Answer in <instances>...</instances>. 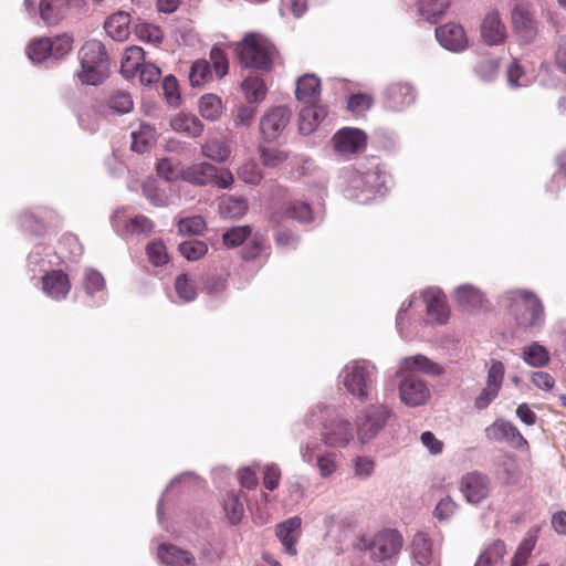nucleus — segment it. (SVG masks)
Instances as JSON below:
<instances>
[{
    "instance_id": "obj_49",
    "label": "nucleus",
    "mask_w": 566,
    "mask_h": 566,
    "mask_svg": "<svg viewBox=\"0 0 566 566\" xmlns=\"http://www.w3.org/2000/svg\"><path fill=\"white\" fill-rule=\"evenodd\" d=\"M283 217L286 219L296 220L301 223H308L313 221V212L308 203L303 201H291L283 207Z\"/></svg>"
},
{
    "instance_id": "obj_22",
    "label": "nucleus",
    "mask_w": 566,
    "mask_h": 566,
    "mask_svg": "<svg viewBox=\"0 0 566 566\" xmlns=\"http://www.w3.org/2000/svg\"><path fill=\"white\" fill-rule=\"evenodd\" d=\"M436 39L442 48L455 53L464 51L469 44L464 29L455 23L438 27L436 29Z\"/></svg>"
},
{
    "instance_id": "obj_1",
    "label": "nucleus",
    "mask_w": 566,
    "mask_h": 566,
    "mask_svg": "<svg viewBox=\"0 0 566 566\" xmlns=\"http://www.w3.org/2000/svg\"><path fill=\"white\" fill-rule=\"evenodd\" d=\"M389 179L377 165L361 164L345 169L339 185L346 199L366 205L386 195Z\"/></svg>"
},
{
    "instance_id": "obj_11",
    "label": "nucleus",
    "mask_w": 566,
    "mask_h": 566,
    "mask_svg": "<svg viewBox=\"0 0 566 566\" xmlns=\"http://www.w3.org/2000/svg\"><path fill=\"white\" fill-rule=\"evenodd\" d=\"M402 546L400 534L395 530H384L365 543L370 558L375 562L390 560Z\"/></svg>"
},
{
    "instance_id": "obj_35",
    "label": "nucleus",
    "mask_w": 566,
    "mask_h": 566,
    "mask_svg": "<svg viewBox=\"0 0 566 566\" xmlns=\"http://www.w3.org/2000/svg\"><path fill=\"white\" fill-rule=\"evenodd\" d=\"M82 286L87 296L97 298V304L105 302V280L101 272L86 268L82 277Z\"/></svg>"
},
{
    "instance_id": "obj_62",
    "label": "nucleus",
    "mask_w": 566,
    "mask_h": 566,
    "mask_svg": "<svg viewBox=\"0 0 566 566\" xmlns=\"http://www.w3.org/2000/svg\"><path fill=\"white\" fill-rule=\"evenodd\" d=\"M206 228V221L201 216H192L180 219L178 230L181 234L198 235Z\"/></svg>"
},
{
    "instance_id": "obj_14",
    "label": "nucleus",
    "mask_w": 566,
    "mask_h": 566,
    "mask_svg": "<svg viewBox=\"0 0 566 566\" xmlns=\"http://www.w3.org/2000/svg\"><path fill=\"white\" fill-rule=\"evenodd\" d=\"M367 136L364 130L344 127L333 136V149L342 157H349L366 147Z\"/></svg>"
},
{
    "instance_id": "obj_61",
    "label": "nucleus",
    "mask_w": 566,
    "mask_h": 566,
    "mask_svg": "<svg viewBox=\"0 0 566 566\" xmlns=\"http://www.w3.org/2000/svg\"><path fill=\"white\" fill-rule=\"evenodd\" d=\"M224 512L231 524H238L243 516V503L234 493H229L224 500Z\"/></svg>"
},
{
    "instance_id": "obj_25",
    "label": "nucleus",
    "mask_w": 566,
    "mask_h": 566,
    "mask_svg": "<svg viewBox=\"0 0 566 566\" xmlns=\"http://www.w3.org/2000/svg\"><path fill=\"white\" fill-rule=\"evenodd\" d=\"M481 36L488 45H501L505 42L507 32L500 13L491 11L485 14L480 27Z\"/></svg>"
},
{
    "instance_id": "obj_31",
    "label": "nucleus",
    "mask_w": 566,
    "mask_h": 566,
    "mask_svg": "<svg viewBox=\"0 0 566 566\" xmlns=\"http://www.w3.org/2000/svg\"><path fill=\"white\" fill-rule=\"evenodd\" d=\"M157 556L166 566H196L195 556L190 552L174 545L160 544Z\"/></svg>"
},
{
    "instance_id": "obj_16",
    "label": "nucleus",
    "mask_w": 566,
    "mask_h": 566,
    "mask_svg": "<svg viewBox=\"0 0 566 566\" xmlns=\"http://www.w3.org/2000/svg\"><path fill=\"white\" fill-rule=\"evenodd\" d=\"M485 437L491 441L506 443L515 449H524L527 447V441L518 429L505 419H496L492 424L486 427Z\"/></svg>"
},
{
    "instance_id": "obj_36",
    "label": "nucleus",
    "mask_w": 566,
    "mask_h": 566,
    "mask_svg": "<svg viewBox=\"0 0 566 566\" xmlns=\"http://www.w3.org/2000/svg\"><path fill=\"white\" fill-rule=\"evenodd\" d=\"M145 197L157 207H165L171 202L172 188L169 182L148 180L143 184Z\"/></svg>"
},
{
    "instance_id": "obj_32",
    "label": "nucleus",
    "mask_w": 566,
    "mask_h": 566,
    "mask_svg": "<svg viewBox=\"0 0 566 566\" xmlns=\"http://www.w3.org/2000/svg\"><path fill=\"white\" fill-rule=\"evenodd\" d=\"M172 130L189 138H198L205 130L203 123L191 113H178L170 119Z\"/></svg>"
},
{
    "instance_id": "obj_46",
    "label": "nucleus",
    "mask_w": 566,
    "mask_h": 566,
    "mask_svg": "<svg viewBox=\"0 0 566 566\" xmlns=\"http://www.w3.org/2000/svg\"><path fill=\"white\" fill-rule=\"evenodd\" d=\"M175 292L178 298L184 303H190L197 298L196 281L189 273H180L175 279Z\"/></svg>"
},
{
    "instance_id": "obj_53",
    "label": "nucleus",
    "mask_w": 566,
    "mask_h": 566,
    "mask_svg": "<svg viewBox=\"0 0 566 566\" xmlns=\"http://www.w3.org/2000/svg\"><path fill=\"white\" fill-rule=\"evenodd\" d=\"M212 77L209 62L199 60L192 63L189 72V81L193 87L202 86Z\"/></svg>"
},
{
    "instance_id": "obj_44",
    "label": "nucleus",
    "mask_w": 566,
    "mask_h": 566,
    "mask_svg": "<svg viewBox=\"0 0 566 566\" xmlns=\"http://www.w3.org/2000/svg\"><path fill=\"white\" fill-rule=\"evenodd\" d=\"M521 357L527 366L533 368L544 367L549 361L548 350L537 342L524 347Z\"/></svg>"
},
{
    "instance_id": "obj_54",
    "label": "nucleus",
    "mask_w": 566,
    "mask_h": 566,
    "mask_svg": "<svg viewBox=\"0 0 566 566\" xmlns=\"http://www.w3.org/2000/svg\"><path fill=\"white\" fill-rule=\"evenodd\" d=\"M50 44L52 46V49H50L52 59L59 61L65 57L72 51L73 36L71 34L64 33L50 39Z\"/></svg>"
},
{
    "instance_id": "obj_3",
    "label": "nucleus",
    "mask_w": 566,
    "mask_h": 566,
    "mask_svg": "<svg viewBox=\"0 0 566 566\" xmlns=\"http://www.w3.org/2000/svg\"><path fill=\"white\" fill-rule=\"evenodd\" d=\"M378 369L375 364L366 359L347 363L340 374V381L346 391L359 402L371 399L377 384Z\"/></svg>"
},
{
    "instance_id": "obj_30",
    "label": "nucleus",
    "mask_w": 566,
    "mask_h": 566,
    "mask_svg": "<svg viewBox=\"0 0 566 566\" xmlns=\"http://www.w3.org/2000/svg\"><path fill=\"white\" fill-rule=\"evenodd\" d=\"M55 218V212L46 208H39L36 212L24 211L19 217L20 227L31 233H41L48 222H52Z\"/></svg>"
},
{
    "instance_id": "obj_64",
    "label": "nucleus",
    "mask_w": 566,
    "mask_h": 566,
    "mask_svg": "<svg viewBox=\"0 0 566 566\" xmlns=\"http://www.w3.org/2000/svg\"><path fill=\"white\" fill-rule=\"evenodd\" d=\"M536 537L528 536L518 545L511 566H526L527 559L535 547Z\"/></svg>"
},
{
    "instance_id": "obj_17",
    "label": "nucleus",
    "mask_w": 566,
    "mask_h": 566,
    "mask_svg": "<svg viewBox=\"0 0 566 566\" xmlns=\"http://www.w3.org/2000/svg\"><path fill=\"white\" fill-rule=\"evenodd\" d=\"M76 117L81 128L96 133L101 128L102 122L108 118L105 101L92 98L82 104L76 111Z\"/></svg>"
},
{
    "instance_id": "obj_27",
    "label": "nucleus",
    "mask_w": 566,
    "mask_h": 566,
    "mask_svg": "<svg viewBox=\"0 0 566 566\" xmlns=\"http://www.w3.org/2000/svg\"><path fill=\"white\" fill-rule=\"evenodd\" d=\"M411 553L415 566H439L436 552L430 538L424 533H417L411 542Z\"/></svg>"
},
{
    "instance_id": "obj_2",
    "label": "nucleus",
    "mask_w": 566,
    "mask_h": 566,
    "mask_svg": "<svg viewBox=\"0 0 566 566\" xmlns=\"http://www.w3.org/2000/svg\"><path fill=\"white\" fill-rule=\"evenodd\" d=\"M304 422L308 428L321 426V441L331 449H344L356 437L353 423L333 405L316 403L307 410Z\"/></svg>"
},
{
    "instance_id": "obj_47",
    "label": "nucleus",
    "mask_w": 566,
    "mask_h": 566,
    "mask_svg": "<svg viewBox=\"0 0 566 566\" xmlns=\"http://www.w3.org/2000/svg\"><path fill=\"white\" fill-rule=\"evenodd\" d=\"M107 107V115L112 114H127L134 108V101L129 93L118 91L112 94L105 101Z\"/></svg>"
},
{
    "instance_id": "obj_29",
    "label": "nucleus",
    "mask_w": 566,
    "mask_h": 566,
    "mask_svg": "<svg viewBox=\"0 0 566 566\" xmlns=\"http://www.w3.org/2000/svg\"><path fill=\"white\" fill-rule=\"evenodd\" d=\"M130 127L132 150L138 154L149 151L157 138L156 128L144 122L132 124Z\"/></svg>"
},
{
    "instance_id": "obj_6",
    "label": "nucleus",
    "mask_w": 566,
    "mask_h": 566,
    "mask_svg": "<svg viewBox=\"0 0 566 566\" xmlns=\"http://www.w3.org/2000/svg\"><path fill=\"white\" fill-rule=\"evenodd\" d=\"M244 67L269 71L273 62L272 43L259 33H248L237 48Z\"/></svg>"
},
{
    "instance_id": "obj_56",
    "label": "nucleus",
    "mask_w": 566,
    "mask_h": 566,
    "mask_svg": "<svg viewBox=\"0 0 566 566\" xmlns=\"http://www.w3.org/2000/svg\"><path fill=\"white\" fill-rule=\"evenodd\" d=\"M459 506L457 502L449 495L442 497L433 510V516L440 523L449 522L457 513Z\"/></svg>"
},
{
    "instance_id": "obj_20",
    "label": "nucleus",
    "mask_w": 566,
    "mask_h": 566,
    "mask_svg": "<svg viewBox=\"0 0 566 566\" xmlns=\"http://www.w3.org/2000/svg\"><path fill=\"white\" fill-rule=\"evenodd\" d=\"M83 2L84 0H40L38 11L46 25H56L67 18L73 7Z\"/></svg>"
},
{
    "instance_id": "obj_48",
    "label": "nucleus",
    "mask_w": 566,
    "mask_h": 566,
    "mask_svg": "<svg viewBox=\"0 0 566 566\" xmlns=\"http://www.w3.org/2000/svg\"><path fill=\"white\" fill-rule=\"evenodd\" d=\"M505 552L504 543L495 541L480 554L474 566H502Z\"/></svg>"
},
{
    "instance_id": "obj_37",
    "label": "nucleus",
    "mask_w": 566,
    "mask_h": 566,
    "mask_svg": "<svg viewBox=\"0 0 566 566\" xmlns=\"http://www.w3.org/2000/svg\"><path fill=\"white\" fill-rule=\"evenodd\" d=\"M130 15L127 12L118 11L104 22L106 33L115 41H125L129 33Z\"/></svg>"
},
{
    "instance_id": "obj_40",
    "label": "nucleus",
    "mask_w": 566,
    "mask_h": 566,
    "mask_svg": "<svg viewBox=\"0 0 566 566\" xmlns=\"http://www.w3.org/2000/svg\"><path fill=\"white\" fill-rule=\"evenodd\" d=\"M144 63V51L142 48L133 45L125 50L120 61V72L126 77H133Z\"/></svg>"
},
{
    "instance_id": "obj_63",
    "label": "nucleus",
    "mask_w": 566,
    "mask_h": 566,
    "mask_svg": "<svg viewBox=\"0 0 566 566\" xmlns=\"http://www.w3.org/2000/svg\"><path fill=\"white\" fill-rule=\"evenodd\" d=\"M499 66V60L483 59L475 65L474 72L482 81L489 82L495 78Z\"/></svg>"
},
{
    "instance_id": "obj_59",
    "label": "nucleus",
    "mask_w": 566,
    "mask_h": 566,
    "mask_svg": "<svg viewBox=\"0 0 566 566\" xmlns=\"http://www.w3.org/2000/svg\"><path fill=\"white\" fill-rule=\"evenodd\" d=\"M238 178L248 185H259L263 178L255 161H247L238 168Z\"/></svg>"
},
{
    "instance_id": "obj_28",
    "label": "nucleus",
    "mask_w": 566,
    "mask_h": 566,
    "mask_svg": "<svg viewBox=\"0 0 566 566\" xmlns=\"http://www.w3.org/2000/svg\"><path fill=\"white\" fill-rule=\"evenodd\" d=\"M113 224L116 229L123 226L125 235L147 234L154 229L151 220L142 214L126 220L124 218V210H116L114 212Z\"/></svg>"
},
{
    "instance_id": "obj_60",
    "label": "nucleus",
    "mask_w": 566,
    "mask_h": 566,
    "mask_svg": "<svg viewBox=\"0 0 566 566\" xmlns=\"http://www.w3.org/2000/svg\"><path fill=\"white\" fill-rule=\"evenodd\" d=\"M488 373H486V385H490L492 387H495L497 389L502 388L504 375H505V366L501 360L497 359H490L488 365Z\"/></svg>"
},
{
    "instance_id": "obj_12",
    "label": "nucleus",
    "mask_w": 566,
    "mask_h": 566,
    "mask_svg": "<svg viewBox=\"0 0 566 566\" xmlns=\"http://www.w3.org/2000/svg\"><path fill=\"white\" fill-rule=\"evenodd\" d=\"M417 98V91L409 82H392L384 90L382 105L391 112H402L410 107Z\"/></svg>"
},
{
    "instance_id": "obj_50",
    "label": "nucleus",
    "mask_w": 566,
    "mask_h": 566,
    "mask_svg": "<svg viewBox=\"0 0 566 566\" xmlns=\"http://www.w3.org/2000/svg\"><path fill=\"white\" fill-rule=\"evenodd\" d=\"M50 49H52L50 38H40L30 42L27 53L32 63L39 64L52 57Z\"/></svg>"
},
{
    "instance_id": "obj_23",
    "label": "nucleus",
    "mask_w": 566,
    "mask_h": 566,
    "mask_svg": "<svg viewBox=\"0 0 566 566\" xmlns=\"http://www.w3.org/2000/svg\"><path fill=\"white\" fill-rule=\"evenodd\" d=\"M41 280L42 291L48 297L54 301H62L69 295L71 283L67 274L62 270L53 269L52 271L43 274Z\"/></svg>"
},
{
    "instance_id": "obj_8",
    "label": "nucleus",
    "mask_w": 566,
    "mask_h": 566,
    "mask_svg": "<svg viewBox=\"0 0 566 566\" xmlns=\"http://www.w3.org/2000/svg\"><path fill=\"white\" fill-rule=\"evenodd\" d=\"M185 181L195 186H214L218 189H229L234 177L229 169H220L211 163H192L180 171Z\"/></svg>"
},
{
    "instance_id": "obj_26",
    "label": "nucleus",
    "mask_w": 566,
    "mask_h": 566,
    "mask_svg": "<svg viewBox=\"0 0 566 566\" xmlns=\"http://www.w3.org/2000/svg\"><path fill=\"white\" fill-rule=\"evenodd\" d=\"M302 520L298 516L290 517L276 525L275 534L282 543L285 553L296 555L295 544L301 535Z\"/></svg>"
},
{
    "instance_id": "obj_34",
    "label": "nucleus",
    "mask_w": 566,
    "mask_h": 566,
    "mask_svg": "<svg viewBox=\"0 0 566 566\" xmlns=\"http://www.w3.org/2000/svg\"><path fill=\"white\" fill-rule=\"evenodd\" d=\"M327 116V109L322 105H308L300 111L298 129L303 135H310Z\"/></svg>"
},
{
    "instance_id": "obj_7",
    "label": "nucleus",
    "mask_w": 566,
    "mask_h": 566,
    "mask_svg": "<svg viewBox=\"0 0 566 566\" xmlns=\"http://www.w3.org/2000/svg\"><path fill=\"white\" fill-rule=\"evenodd\" d=\"M511 311L516 324L525 329L539 328L544 323V310L539 298L532 292L512 291L510 293Z\"/></svg>"
},
{
    "instance_id": "obj_41",
    "label": "nucleus",
    "mask_w": 566,
    "mask_h": 566,
    "mask_svg": "<svg viewBox=\"0 0 566 566\" xmlns=\"http://www.w3.org/2000/svg\"><path fill=\"white\" fill-rule=\"evenodd\" d=\"M228 286V274L223 272H209L202 277V290L211 298L224 296Z\"/></svg>"
},
{
    "instance_id": "obj_55",
    "label": "nucleus",
    "mask_w": 566,
    "mask_h": 566,
    "mask_svg": "<svg viewBox=\"0 0 566 566\" xmlns=\"http://www.w3.org/2000/svg\"><path fill=\"white\" fill-rule=\"evenodd\" d=\"M265 250V235L256 232L251 235L249 242L242 249V258L248 261L254 260L261 256Z\"/></svg>"
},
{
    "instance_id": "obj_52",
    "label": "nucleus",
    "mask_w": 566,
    "mask_h": 566,
    "mask_svg": "<svg viewBox=\"0 0 566 566\" xmlns=\"http://www.w3.org/2000/svg\"><path fill=\"white\" fill-rule=\"evenodd\" d=\"M248 209V203L244 198L228 197L223 199L219 205L221 214L229 218H240Z\"/></svg>"
},
{
    "instance_id": "obj_15",
    "label": "nucleus",
    "mask_w": 566,
    "mask_h": 566,
    "mask_svg": "<svg viewBox=\"0 0 566 566\" xmlns=\"http://www.w3.org/2000/svg\"><path fill=\"white\" fill-rule=\"evenodd\" d=\"M292 112L286 106L270 108L260 119V132L268 142L275 140L285 129Z\"/></svg>"
},
{
    "instance_id": "obj_13",
    "label": "nucleus",
    "mask_w": 566,
    "mask_h": 566,
    "mask_svg": "<svg viewBox=\"0 0 566 566\" xmlns=\"http://www.w3.org/2000/svg\"><path fill=\"white\" fill-rule=\"evenodd\" d=\"M61 262V256L51 247L39 243L28 254L27 270L34 279L38 274L42 276L52 271Z\"/></svg>"
},
{
    "instance_id": "obj_39",
    "label": "nucleus",
    "mask_w": 566,
    "mask_h": 566,
    "mask_svg": "<svg viewBox=\"0 0 566 566\" xmlns=\"http://www.w3.org/2000/svg\"><path fill=\"white\" fill-rule=\"evenodd\" d=\"M200 153L213 163L223 164L230 158L231 148L224 140L212 138L201 145Z\"/></svg>"
},
{
    "instance_id": "obj_51",
    "label": "nucleus",
    "mask_w": 566,
    "mask_h": 566,
    "mask_svg": "<svg viewBox=\"0 0 566 566\" xmlns=\"http://www.w3.org/2000/svg\"><path fill=\"white\" fill-rule=\"evenodd\" d=\"M506 80L507 84L512 88L524 87L527 86L532 78L526 73L524 67L517 62V60H513L506 67Z\"/></svg>"
},
{
    "instance_id": "obj_18",
    "label": "nucleus",
    "mask_w": 566,
    "mask_h": 566,
    "mask_svg": "<svg viewBox=\"0 0 566 566\" xmlns=\"http://www.w3.org/2000/svg\"><path fill=\"white\" fill-rule=\"evenodd\" d=\"M460 491L469 503L479 504L490 494V479L478 471L467 473L461 479Z\"/></svg>"
},
{
    "instance_id": "obj_4",
    "label": "nucleus",
    "mask_w": 566,
    "mask_h": 566,
    "mask_svg": "<svg viewBox=\"0 0 566 566\" xmlns=\"http://www.w3.org/2000/svg\"><path fill=\"white\" fill-rule=\"evenodd\" d=\"M81 69L75 73L84 85H99L109 75V57L105 45L97 40L85 42L78 51Z\"/></svg>"
},
{
    "instance_id": "obj_42",
    "label": "nucleus",
    "mask_w": 566,
    "mask_h": 566,
    "mask_svg": "<svg viewBox=\"0 0 566 566\" xmlns=\"http://www.w3.org/2000/svg\"><path fill=\"white\" fill-rule=\"evenodd\" d=\"M241 90L248 103H260L265 98L268 87L258 75H249L241 82Z\"/></svg>"
},
{
    "instance_id": "obj_33",
    "label": "nucleus",
    "mask_w": 566,
    "mask_h": 566,
    "mask_svg": "<svg viewBox=\"0 0 566 566\" xmlns=\"http://www.w3.org/2000/svg\"><path fill=\"white\" fill-rule=\"evenodd\" d=\"M454 300L460 308L473 311L483 305L484 293L472 284H462L454 290Z\"/></svg>"
},
{
    "instance_id": "obj_45",
    "label": "nucleus",
    "mask_w": 566,
    "mask_h": 566,
    "mask_svg": "<svg viewBox=\"0 0 566 566\" xmlns=\"http://www.w3.org/2000/svg\"><path fill=\"white\" fill-rule=\"evenodd\" d=\"M198 107L200 115L209 122H217L223 112L221 98L214 94L201 96Z\"/></svg>"
},
{
    "instance_id": "obj_24",
    "label": "nucleus",
    "mask_w": 566,
    "mask_h": 566,
    "mask_svg": "<svg viewBox=\"0 0 566 566\" xmlns=\"http://www.w3.org/2000/svg\"><path fill=\"white\" fill-rule=\"evenodd\" d=\"M427 313L438 324L447 323L450 310L443 292L439 287H428L421 292Z\"/></svg>"
},
{
    "instance_id": "obj_38",
    "label": "nucleus",
    "mask_w": 566,
    "mask_h": 566,
    "mask_svg": "<svg viewBox=\"0 0 566 566\" xmlns=\"http://www.w3.org/2000/svg\"><path fill=\"white\" fill-rule=\"evenodd\" d=\"M321 94V81L314 74L301 76L296 83L295 96L302 103H314Z\"/></svg>"
},
{
    "instance_id": "obj_57",
    "label": "nucleus",
    "mask_w": 566,
    "mask_h": 566,
    "mask_svg": "<svg viewBox=\"0 0 566 566\" xmlns=\"http://www.w3.org/2000/svg\"><path fill=\"white\" fill-rule=\"evenodd\" d=\"M146 254L155 266H161L169 260L167 249L161 240L150 241L146 247Z\"/></svg>"
},
{
    "instance_id": "obj_21",
    "label": "nucleus",
    "mask_w": 566,
    "mask_h": 566,
    "mask_svg": "<svg viewBox=\"0 0 566 566\" xmlns=\"http://www.w3.org/2000/svg\"><path fill=\"white\" fill-rule=\"evenodd\" d=\"M415 371L431 377H440L446 373L443 366L440 364L433 361L426 355L417 354L400 359L399 369L396 375L402 376L405 373L413 374Z\"/></svg>"
},
{
    "instance_id": "obj_43",
    "label": "nucleus",
    "mask_w": 566,
    "mask_h": 566,
    "mask_svg": "<svg viewBox=\"0 0 566 566\" xmlns=\"http://www.w3.org/2000/svg\"><path fill=\"white\" fill-rule=\"evenodd\" d=\"M451 0H420L419 14L429 23H436L448 10Z\"/></svg>"
},
{
    "instance_id": "obj_9",
    "label": "nucleus",
    "mask_w": 566,
    "mask_h": 566,
    "mask_svg": "<svg viewBox=\"0 0 566 566\" xmlns=\"http://www.w3.org/2000/svg\"><path fill=\"white\" fill-rule=\"evenodd\" d=\"M301 460L314 467L322 479L328 480L336 474L340 468L342 455L335 450H323L322 443L317 440H308L300 446Z\"/></svg>"
},
{
    "instance_id": "obj_19",
    "label": "nucleus",
    "mask_w": 566,
    "mask_h": 566,
    "mask_svg": "<svg viewBox=\"0 0 566 566\" xmlns=\"http://www.w3.org/2000/svg\"><path fill=\"white\" fill-rule=\"evenodd\" d=\"M511 22L514 33L524 43H531L537 35V21L528 9L516 2L511 11Z\"/></svg>"
},
{
    "instance_id": "obj_58",
    "label": "nucleus",
    "mask_w": 566,
    "mask_h": 566,
    "mask_svg": "<svg viewBox=\"0 0 566 566\" xmlns=\"http://www.w3.org/2000/svg\"><path fill=\"white\" fill-rule=\"evenodd\" d=\"M179 252L182 256H185L189 261H197L201 256H203L208 247L203 241L199 240H189L179 244Z\"/></svg>"
},
{
    "instance_id": "obj_10",
    "label": "nucleus",
    "mask_w": 566,
    "mask_h": 566,
    "mask_svg": "<svg viewBox=\"0 0 566 566\" xmlns=\"http://www.w3.org/2000/svg\"><path fill=\"white\" fill-rule=\"evenodd\" d=\"M399 378L398 394L400 401L410 408L428 403L431 391L428 384L415 374H402Z\"/></svg>"
},
{
    "instance_id": "obj_5",
    "label": "nucleus",
    "mask_w": 566,
    "mask_h": 566,
    "mask_svg": "<svg viewBox=\"0 0 566 566\" xmlns=\"http://www.w3.org/2000/svg\"><path fill=\"white\" fill-rule=\"evenodd\" d=\"M390 417L391 409L385 403H373L358 409L354 420L357 441L367 444L376 439Z\"/></svg>"
}]
</instances>
